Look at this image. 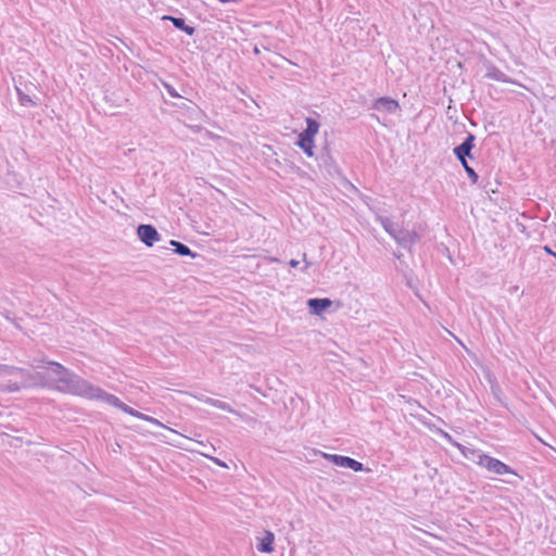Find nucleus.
Masks as SVG:
<instances>
[{
  "label": "nucleus",
  "instance_id": "obj_3",
  "mask_svg": "<svg viewBox=\"0 0 556 556\" xmlns=\"http://www.w3.org/2000/svg\"><path fill=\"white\" fill-rule=\"evenodd\" d=\"M477 464L480 467L485 468L488 471L496 475L514 473L513 469L508 465L485 454L478 455Z\"/></svg>",
  "mask_w": 556,
  "mask_h": 556
},
{
  "label": "nucleus",
  "instance_id": "obj_7",
  "mask_svg": "<svg viewBox=\"0 0 556 556\" xmlns=\"http://www.w3.org/2000/svg\"><path fill=\"white\" fill-rule=\"evenodd\" d=\"M332 302L325 299H309L307 305L313 314L320 315L324 311L331 306Z\"/></svg>",
  "mask_w": 556,
  "mask_h": 556
},
{
  "label": "nucleus",
  "instance_id": "obj_8",
  "mask_svg": "<svg viewBox=\"0 0 556 556\" xmlns=\"http://www.w3.org/2000/svg\"><path fill=\"white\" fill-rule=\"evenodd\" d=\"M274 533L270 531H265L263 538L260 539L257 549L262 553H271L274 551Z\"/></svg>",
  "mask_w": 556,
  "mask_h": 556
},
{
  "label": "nucleus",
  "instance_id": "obj_15",
  "mask_svg": "<svg viewBox=\"0 0 556 556\" xmlns=\"http://www.w3.org/2000/svg\"><path fill=\"white\" fill-rule=\"evenodd\" d=\"M166 89L168 91V93L173 97V98H179L180 96L175 91V89L168 85H166Z\"/></svg>",
  "mask_w": 556,
  "mask_h": 556
},
{
  "label": "nucleus",
  "instance_id": "obj_4",
  "mask_svg": "<svg viewBox=\"0 0 556 556\" xmlns=\"http://www.w3.org/2000/svg\"><path fill=\"white\" fill-rule=\"evenodd\" d=\"M327 459H330L334 465L340 467H348L354 471L363 470V464L348 456L341 455H325Z\"/></svg>",
  "mask_w": 556,
  "mask_h": 556
},
{
  "label": "nucleus",
  "instance_id": "obj_11",
  "mask_svg": "<svg viewBox=\"0 0 556 556\" xmlns=\"http://www.w3.org/2000/svg\"><path fill=\"white\" fill-rule=\"evenodd\" d=\"M168 18L173 22V24L177 28L185 30L188 35L193 34V28L190 26H186L185 21L182 18H178V17H168Z\"/></svg>",
  "mask_w": 556,
  "mask_h": 556
},
{
  "label": "nucleus",
  "instance_id": "obj_12",
  "mask_svg": "<svg viewBox=\"0 0 556 556\" xmlns=\"http://www.w3.org/2000/svg\"><path fill=\"white\" fill-rule=\"evenodd\" d=\"M22 375H23V371L21 369L0 368V377H4V376L17 377V376H22Z\"/></svg>",
  "mask_w": 556,
  "mask_h": 556
},
{
  "label": "nucleus",
  "instance_id": "obj_9",
  "mask_svg": "<svg viewBox=\"0 0 556 556\" xmlns=\"http://www.w3.org/2000/svg\"><path fill=\"white\" fill-rule=\"evenodd\" d=\"M382 105L388 111H394L399 108V103L389 98H380L376 102V106Z\"/></svg>",
  "mask_w": 556,
  "mask_h": 556
},
{
  "label": "nucleus",
  "instance_id": "obj_1",
  "mask_svg": "<svg viewBox=\"0 0 556 556\" xmlns=\"http://www.w3.org/2000/svg\"><path fill=\"white\" fill-rule=\"evenodd\" d=\"M46 369H47V371L50 375H53V376L56 377V381L63 383V386L59 387V390H61L63 392H72V393H75L77 395L90 399V400H102V401H105L108 404H110V405H112V406L123 410L124 413H126V414H128L130 416H134V417H136L138 419L148 421V422L153 424V425H155L157 427L165 428V429H168V430L175 432L173 429H170V428L166 427L165 425H163L160 420H157V419H155V418H153L151 416L144 415V414L138 412V410H135L134 408H131V407L127 406L126 404H124L115 395L109 394V393L104 392L103 390H101L100 388L91 386L87 381L81 380L79 389L76 388L72 383L73 379H72V375L70 374V371L64 366H62L59 363L49 362V363H47Z\"/></svg>",
  "mask_w": 556,
  "mask_h": 556
},
{
  "label": "nucleus",
  "instance_id": "obj_13",
  "mask_svg": "<svg viewBox=\"0 0 556 556\" xmlns=\"http://www.w3.org/2000/svg\"><path fill=\"white\" fill-rule=\"evenodd\" d=\"M463 166H464V168H465L466 173L468 174V176L471 178L472 182H477V181H478V175H477V173L473 170V168H472V167H470V166L468 165V163L463 164Z\"/></svg>",
  "mask_w": 556,
  "mask_h": 556
},
{
  "label": "nucleus",
  "instance_id": "obj_2",
  "mask_svg": "<svg viewBox=\"0 0 556 556\" xmlns=\"http://www.w3.org/2000/svg\"><path fill=\"white\" fill-rule=\"evenodd\" d=\"M319 131V124L311 118H306V128L299 135L298 139V147L301 148L304 153L312 157L314 156V149H315V137Z\"/></svg>",
  "mask_w": 556,
  "mask_h": 556
},
{
  "label": "nucleus",
  "instance_id": "obj_14",
  "mask_svg": "<svg viewBox=\"0 0 556 556\" xmlns=\"http://www.w3.org/2000/svg\"><path fill=\"white\" fill-rule=\"evenodd\" d=\"M3 389L7 391H10V392H13V391L20 390L21 387L17 384V382H14L13 384H8V386L3 387Z\"/></svg>",
  "mask_w": 556,
  "mask_h": 556
},
{
  "label": "nucleus",
  "instance_id": "obj_5",
  "mask_svg": "<svg viewBox=\"0 0 556 556\" xmlns=\"http://www.w3.org/2000/svg\"><path fill=\"white\" fill-rule=\"evenodd\" d=\"M137 233L141 241L148 247H152L160 238L156 229L151 225H140L137 229Z\"/></svg>",
  "mask_w": 556,
  "mask_h": 556
},
{
  "label": "nucleus",
  "instance_id": "obj_10",
  "mask_svg": "<svg viewBox=\"0 0 556 556\" xmlns=\"http://www.w3.org/2000/svg\"><path fill=\"white\" fill-rule=\"evenodd\" d=\"M170 245L175 247V252L178 253L179 255H184V256L191 255V256H194V254L191 252V250L187 245H185V244H182V243H180V242H178L176 240H172L170 241Z\"/></svg>",
  "mask_w": 556,
  "mask_h": 556
},
{
  "label": "nucleus",
  "instance_id": "obj_17",
  "mask_svg": "<svg viewBox=\"0 0 556 556\" xmlns=\"http://www.w3.org/2000/svg\"><path fill=\"white\" fill-rule=\"evenodd\" d=\"M222 3L236 2L237 0H218Z\"/></svg>",
  "mask_w": 556,
  "mask_h": 556
},
{
  "label": "nucleus",
  "instance_id": "obj_6",
  "mask_svg": "<svg viewBox=\"0 0 556 556\" xmlns=\"http://www.w3.org/2000/svg\"><path fill=\"white\" fill-rule=\"evenodd\" d=\"M473 148V136L469 135L467 139L458 147L454 149V153L460 161L462 165L467 163L466 156L470 154L471 149Z\"/></svg>",
  "mask_w": 556,
  "mask_h": 556
},
{
  "label": "nucleus",
  "instance_id": "obj_16",
  "mask_svg": "<svg viewBox=\"0 0 556 556\" xmlns=\"http://www.w3.org/2000/svg\"><path fill=\"white\" fill-rule=\"evenodd\" d=\"M544 250L556 257V253H554L548 247H544Z\"/></svg>",
  "mask_w": 556,
  "mask_h": 556
}]
</instances>
